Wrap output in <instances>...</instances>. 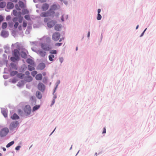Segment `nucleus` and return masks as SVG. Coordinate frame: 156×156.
<instances>
[{"label": "nucleus", "mask_w": 156, "mask_h": 156, "mask_svg": "<svg viewBox=\"0 0 156 156\" xmlns=\"http://www.w3.org/2000/svg\"><path fill=\"white\" fill-rule=\"evenodd\" d=\"M55 15V12L51 11L49 9L47 12H41L40 16L41 17L51 16L53 17Z\"/></svg>", "instance_id": "nucleus-1"}, {"label": "nucleus", "mask_w": 156, "mask_h": 156, "mask_svg": "<svg viewBox=\"0 0 156 156\" xmlns=\"http://www.w3.org/2000/svg\"><path fill=\"white\" fill-rule=\"evenodd\" d=\"M41 48L44 51H49L51 49L50 45L45 43H41L40 44Z\"/></svg>", "instance_id": "nucleus-2"}, {"label": "nucleus", "mask_w": 156, "mask_h": 156, "mask_svg": "<svg viewBox=\"0 0 156 156\" xmlns=\"http://www.w3.org/2000/svg\"><path fill=\"white\" fill-rule=\"evenodd\" d=\"M23 110L25 115H30L31 112V108L30 105H26L24 107Z\"/></svg>", "instance_id": "nucleus-3"}, {"label": "nucleus", "mask_w": 156, "mask_h": 156, "mask_svg": "<svg viewBox=\"0 0 156 156\" xmlns=\"http://www.w3.org/2000/svg\"><path fill=\"white\" fill-rule=\"evenodd\" d=\"M9 132V129L7 128H4L1 131L0 135L1 137L5 136Z\"/></svg>", "instance_id": "nucleus-4"}, {"label": "nucleus", "mask_w": 156, "mask_h": 156, "mask_svg": "<svg viewBox=\"0 0 156 156\" xmlns=\"http://www.w3.org/2000/svg\"><path fill=\"white\" fill-rule=\"evenodd\" d=\"M60 37V34L59 33L55 32L53 34L52 39L55 41H58Z\"/></svg>", "instance_id": "nucleus-5"}, {"label": "nucleus", "mask_w": 156, "mask_h": 156, "mask_svg": "<svg viewBox=\"0 0 156 156\" xmlns=\"http://www.w3.org/2000/svg\"><path fill=\"white\" fill-rule=\"evenodd\" d=\"M18 124L17 121H15L12 122L9 126V129L10 130H13L14 128L16 127Z\"/></svg>", "instance_id": "nucleus-6"}, {"label": "nucleus", "mask_w": 156, "mask_h": 156, "mask_svg": "<svg viewBox=\"0 0 156 156\" xmlns=\"http://www.w3.org/2000/svg\"><path fill=\"white\" fill-rule=\"evenodd\" d=\"M37 87L38 90L43 92L44 91L45 86L43 83H40L38 85Z\"/></svg>", "instance_id": "nucleus-7"}, {"label": "nucleus", "mask_w": 156, "mask_h": 156, "mask_svg": "<svg viewBox=\"0 0 156 156\" xmlns=\"http://www.w3.org/2000/svg\"><path fill=\"white\" fill-rule=\"evenodd\" d=\"M59 7L60 6L59 5H57L55 4H53L51 6L49 10L51 12H54V10L59 9Z\"/></svg>", "instance_id": "nucleus-8"}, {"label": "nucleus", "mask_w": 156, "mask_h": 156, "mask_svg": "<svg viewBox=\"0 0 156 156\" xmlns=\"http://www.w3.org/2000/svg\"><path fill=\"white\" fill-rule=\"evenodd\" d=\"M37 53L42 57H44L46 54V52L41 50H38Z\"/></svg>", "instance_id": "nucleus-9"}, {"label": "nucleus", "mask_w": 156, "mask_h": 156, "mask_svg": "<svg viewBox=\"0 0 156 156\" xmlns=\"http://www.w3.org/2000/svg\"><path fill=\"white\" fill-rule=\"evenodd\" d=\"M27 62L30 64V65L33 66H35V64L34 61L32 59L30 58H28L26 60Z\"/></svg>", "instance_id": "nucleus-10"}, {"label": "nucleus", "mask_w": 156, "mask_h": 156, "mask_svg": "<svg viewBox=\"0 0 156 156\" xmlns=\"http://www.w3.org/2000/svg\"><path fill=\"white\" fill-rule=\"evenodd\" d=\"M55 21L52 20L49 22H48L47 24L48 27L49 28H51L53 27L55 24Z\"/></svg>", "instance_id": "nucleus-11"}, {"label": "nucleus", "mask_w": 156, "mask_h": 156, "mask_svg": "<svg viewBox=\"0 0 156 156\" xmlns=\"http://www.w3.org/2000/svg\"><path fill=\"white\" fill-rule=\"evenodd\" d=\"M24 80L26 81L30 82L33 79L30 76L27 75L25 77Z\"/></svg>", "instance_id": "nucleus-12"}, {"label": "nucleus", "mask_w": 156, "mask_h": 156, "mask_svg": "<svg viewBox=\"0 0 156 156\" xmlns=\"http://www.w3.org/2000/svg\"><path fill=\"white\" fill-rule=\"evenodd\" d=\"M45 67V64L43 63H40L38 66V69L42 70Z\"/></svg>", "instance_id": "nucleus-13"}, {"label": "nucleus", "mask_w": 156, "mask_h": 156, "mask_svg": "<svg viewBox=\"0 0 156 156\" xmlns=\"http://www.w3.org/2000/svg\"><path fill=\"white\" fill-rule=\"evenodd\" d=\"M1 35L3 37H6L8 36L9 34L8 32L5 30H2L1 33Z\"/></svg>", "instance_id": "nucleus-14"}, {"label": "nucleus", "mask_w": 156, "mask_h": 156, "mask_svg": "<svg viewBox=\"0 0 156 156\" xmlns=\"http://www.w3.org/2000/svg\"><path fill=\"white\" fill-rule=\"evenodd\" d=\"M20 54V52L17 49H15L13 51V55L16 58H19V55Z\"/></svg>", "instance_id": "nucleus-15"}, {"label": "nucleus", "mask_w": 156, "mask_h": 156, "mask_svg": "<svg viewBox=\"0 0 156 156\" xmlns=\"http://www.w3.org/2000/svg\"><path fill=\"white\" fill-rule=\"evenodd\" d=\"M30 100L31 101V105H33V103L34 105L36 104V100L35 97L34 96H31L30 98Z\"/></svg>", "instance_id": "nucleus-16"}, {"label": "nucleus", "mask_w": 156, "mask_h": 156, "mask_svg": "<svg viewBox=\"0 0 156 156\" xmlns=\"http://www.w3.org/2000/svg\"><path fill=\"white\" fill-rule=\"evenodd\" d=\"M49 6V5L48 4H44L42 6V8L43 11H46L48 9Z\"/></svg>", "instance_id": "nucleus-17"}, {"label": "nucleus", "mask_w": 156, "mask_h": 156, "mask_svg": "<svg viewBox=\"0 0 156 156\" xmlns=\"http://www.w3.org/2000/svg\"><path fill=\"white\" fill-rule=\"evenodd\" d=\"M42 76L41 74L39 73L37 74L35 77V78L37 80H41L42 79Z\"/></svg>", "instance_id": "nucleus-18"}, {"label": "nucleus", "mask_w": 156, "mask_h": 156, "mask_svg": "<svg viewBox=\"0 0 156 156\" xmlns=\"http://www.w3.org/2000/svg\"><path fill=\"white\" fill-rule=\"evenodd\" d=\"M36 96L37 98L41 99L42 98V94L39 91H37L36 92Z\"/></svg>", "instance_id": "nucleus-19"}, {"label": "nucleus", "mask_w": 156, "mask_h": 156, "mask_svg": "<svg viewBox=\"0 0 156 156\" xmlns=\"http://www.w3.org/2000/svg\"><path fill=\"white\" fill-rule=\"evenodd\" d=\"M11 118L12 119H19V117L16 114L14 113L11 117Z\"/></svg>", "instance_id": "nucleus-20"}, {"label": "nucleus", "mask_w": 156, "mask_h": 156, "mask_svg": "<svg viewBox=\"0 0 156 156\" xmlns=\"http://www.w3.org/2000/svg\"><path fill=\"white\" fill-rule=\"evenodd\" d=\"M14 7L13 4L11 2H9L7 5V7L9 9H12Z\"/></svg>", "instance_id": "nucleus-21"}, {"label": "nucleus", "mask_w": 156, "mask_h": 156, "mask_svg": "<svg viewBox=\"0 0 156 156\" xmlns=\"http://www.w3.org/2000/svg\"><path fill=\"white\" fill-rule=\"evenodd\" d=\"M20 55L23 58H26L27 57V55L26 52L24 51L21 52Z\"/></svg>", "instance_id": "nucleus-22"}, {"label": "nucleus", "mask_w": 156, "mask_h": 156, "mask_svg": "<svg viewBox=\"0 0 156 156\" xmlns=\"http://www.w3.org/2000/svg\"><path fill=\"white\" fill-rule=\"evenodd\" d=\"M40 106L39 105H36L32 109V111L34 112L37 109H38L40 108Z\"/></svg>", "instance_id": "nucleus-23"}, {"label": "nucleus", "mask_w": 156, "mask_h": 156, "mask_svg": "<svg viewBox=\"0 0 156 156\" xmlns=\"http://www.w3.org/2000/svg\"><path fill=\"white\" fill-rule=\"evenodd\" d=\"M61 28V26L58 24H57L55 27V29L57 31H59Z\"/></svg>", "instance_id": "nucleus-24"}, {"label": "nucleus", "mask_w": 156, "mask_h": 156, "mask_svg": "<svg viewBox=\"0 0 156 156\" xmlns=\"http://www.w3.org/2000/svg\"><path fill=\"white\" fill-rule=\"evenodd\" d=\"M19 4L20 7L22 8L24 7V4L21 1H20L19 2Z\"/></svg>", "instance_id": "nucleus-25"}, {"label": "nucleus", "mask_w": 156, "mask_h": 156, "mask_svg": "<svg viewBox=\"0 0 156 156\" xmlns=\"http://www.w3.org/2000/svg\"><path fill=\"white\" fill-rule=\"evenodd\" d=\"M34 66H32L28 65V69L30 71H32L35 69V68L34 67Z\"/></svg>", "instance_id": "nucleus-26"}, {"label": "nucleus", "mask_w": 156, "mask_h": 156, "mask_svg": "<svg viewBox=\"0 0 156 156\" xmlns=\"http://www.w3.org/2000/svg\"><path fill=\"white\" fill-rule=\"evenodd\" d=\"M19 58H16V57H11L10 59L12 61L14 62L16 60H19Z\"/></svg>", "instance_id": "nucleus-27"}, {"label": "nucleus", "mask_w": 156, "mask_h": 156, "mask_svg": "<svg viewBox=\"0 0 156 156\" xmlns=\"http://www.w3.org/2000/svg\"><path fill=\"white\" fill-rule=\"evenodd\" d=\"M6 5V3L5 2H1L0 3V7L2 8H4Z\"/></svg>", "instance_id": "nucleus-28"}, {"label": "nucleus", "mask_w": 156, "mask_h": 156, "mask_svg": "<svg viewBox=\"0 0 156 156\" xmlns=\"http://www.w3.org/2000/svg\"><path fill=\"white\" fill-rule=\"evenodd\" d=\"M14 143V141H12L11 142L9 143L6 146V147L7 148H8L10 147Z\"/></svg>", "instance_id": "nucleus-29"}, {"label": "nucleus", "mask_w": 156, "mask_h": 156, "mask_svg": "<svg viewBox=\"0 0 156 156\" xmlns=\"http://www.w3.org/2000/svg\"><path fill=\"white\" fill-rule=\"evenodd\" d=\"M29 12V11L27 9H23L22 10V14L23 15L28 14Z\"/></svg>", "instance_id": "nucleus-30"}, {"label": "nucleus", "mask_w": 156, "mask_h": 156, "mask_svg": "<svg viewBox=\"0 0 156 156\" xmlns=\"http://www.w3.org/2000/svg\"><path fill=\"white\" fill-rule=\"evenodd\" d=\"M55 57L54 55H50L49 56V59L50 61H53V58H54Z\"/></svg>", "instance_id": "nucleus-31"}, {"label": "nucleus", "mask_w": 156, "mask_h": 156, "mask_svg": "<svg viewBox=\"0 0 156 156\" xmlns=\"http://www.w3.org/2000/svg\"><path fill=\"white\" fill-rule=\"evenodd\" d=\"M24 74L22 73H18L17 74L16 76L17 77L22 79L24 76Z\"/></svg>", "instance_id": "nucleus-32"}, {"label": "nucleus", "mask_w": 156, "mask_h": 156, "mask_svg": "<svg viewBox=\"0 0 156 156\" xmlns=\"http://www.w3.org/2000/svg\"><path fill=\"white\" fill-rule=\"evenodd\" d=\"M7 23L6 22H4L2 23V28L3 29H5L7 27Z\"/></svg>", "instance_id": "nucleus-33"}, {"label": "nucleus", "mask_w": 156, "mask_h": 156, "mask_svg": "<svg viewBox=\"0 0 156 156\" xmlns=\"http://www.w3.org/2000/svg\"><path fill=\"white\" fill-rule=\"evenodd\" d=\"M2 113L5 117H6L7 116V112L5 110H2Z\"/></svg>", "instance_id": "nucleus-34"}, {"label": "nucleus", "mask_w": 156, "mask_h": 156, "mask_svg": "<svg viewBox=\"0 0 156 156\" xmlns=\"http://www.w3.org/2000/svg\"><path fill=\"white\" fill-rule=\"evenodd\" d=\"M24 17H25V19L27 20H30V17L29 15H26Z\"/></svg>", "instance_id": "nucleus-35"}, {"label": "nucleus", "mask_w": 156, "mask_h": 156, "mask_svg": "<svg viewBox=\"0 0 156 156\" xmlns=\"http://www.w3.org/2000/svg\"><path fill=\"white\" fill-rule=\"evenodd\" d=\"M17 73V72L16 71H13L11 72L10 75L11 76H14L16 75Z\"/></svg>", "instance_id": "nucleus-36"}, {"label": "nucleus", "mask_w": 156, "mask_h": 156, "mask_svg": "<svg viewBox=\"0 0 156 156\" xmlns=\"http://www.w3.org/2000/svg\"><path fill=\"white\" fill-rule=\"evenodd\" d=\"M37 71H33L31 73V75L33 76V77H34L35 76V75H36L37 74Z\"/></svg>", "instance_id": "nucleus-37"}, {"label": "nucleus", "mask_w": 156, "mask_h": 156, "mask_svg": "<svg viewBox=\"0 0 156 156\" xmlns=\"http://www.w3.org/2000/svg\"><path fill=\"white\" fill-rule=\"evenodd\" d=\"M46 41L48 43H50L51 41L50 38L49 37H47L46 38Z\"/></svg>", "instance_id": "nucleus-38"}, {"label": "nucleus", "mask_w": 156, "mask_h": 156, "mask_svg": "<svg viewBox=\"0 0 156 156\" xmlns=\"http://www.w3.org/2000/svg\"><path fill=\"white\" fill-rule=\"evenodd\" d=\"M50 53L51 54H56L57 53V51L56 50H53L51 51Z\"/></svg>", "instance_id": "nucleus-39"}, {"label": "nucleus", "mask_w": 156, "mask_h": 156, "mask_svg": "<svg viewBox=\"0 0 156 156\" xmlns=\"http://www.w3.org/2000/svg\"><path fill=\"white\" fill-rule=\"evenodd\" d=\"M101 18V16L100 14H98V16L97 17V20H100Z\"/></svg>", "instance_id": "nucleus-40"}, {"label": "nucleus", "mask_w": 156, "mask_h": 156, "mask_svg": "<svg viewBox=\"0 0 156 156\" xmlns=\"http://www.w3.org/2000/svg\"><path fill=\"white\" fill-rule=\"evenodd\" d=\"M19 25V23L18 22H15V24L14 25V27L15 28H17Z\"/></svg>", "instance_id": "nucleus-41"}, {"label": "nucleus", "mask_w": 156, "mask_h": 156, "mask_svg": "<svg viewBox=\"0 0 156 156\" xmlns=\"http://www.w3.org/2000/svg\"><path fill=\"white\" fill-rule=\"evenodd\" d=\"M27 26V23L25 21H23V26L25 28Z\"/></svg>", "instance_id": "nucleus-42"}, {"label": "nucleus", "mask_w": 156, "mask_h": 156, "mask_svg": "<svg viewBox=\"0 0 156 156\" xmlns=\"http://www.w3.org/2000/svg\"><path fill=\"white\" fill-rule=\"evenodd\" d=\"M17 20L18 19L16 17L13 18L12 19V21L14 22L15 23L16 22H17Z\"/></svg>", "instance_id": "nucleus-43"}, {"label": "nucleus", "mask_w": 156, "mask_h": 156, "mask_svg": "<svg viewBox=\"0 0 156 156\" xmlns=\"http://www.w3.org/2000/svg\"><path fill=\"white\" fill-rule=\"evenodd\" d=\"M18 113L19 115H22V114L23 112L21 110L19 109L18 110Z\"/></svg>", "instance_id": "nucleus-44"}, {"label": "nucleus", "mask_w": 156, "mask_h": 156, "mask_svg": "<svg viewBox=\"0 0 156 156\" xmlns=\"http://www.w3.org/2000/svg\"><path fill=\"white\" fill-rule=\"evenodd\" d=\"M17 12L16 10H13V14L14 16H16L17 15Z\"/></svg>", "instance_id": "nucleus-45"}, {"label": "nucleus", "mask_w": 156, "mask_h": 156, "mask_svg": "<svg viewBox=\"0 0 156 156\" xmlns=\"http://www.w3.org/2000/svg\"><path fill=\"white\" fill-rule=\"evenodd\" d=\"M62 44V43H58L55 44V46H59Z\"/></svg>", "instance_id": "nucleus-46"}, {"label": "nucleus", "mask_w": 156, "mask_h": 156, "mask_svg": "<svg viewBox=\"0 0 156 156\" xmlns=\"http://www.w3.org/2000/svg\"><path fill=\"white\" fill-rule=\"evenodd\" d=\"M3 20V18L2 16L0 15V23H1Z\"/></svg>", "instance_id": "nucleus-47"}, {"label": "nucleus", "mask_w": 156, "mask_h": 156, "mask_svg": "<svg viewBox=\"0 0 156 156\" xmlns=\"http://www.w3.org/2000/svg\"><path fill=\"white\" fill-rule=\"evenodd\" d=\"M9 25L10 27H12L13 26V24L12 22L9 23Z\"/></svg>", "instance_id": "nucleus-48"}, {"label": "nucleus", "mask_w": 156, "mask_h": 156, "mask_svg": "<svg viewBox=\"0 0 156 156\" xmlns=\"http://www.w3.org/2000/svg\"><path fill=\"white\" fill-rule=\"evenodd\" d=\"M23 17H22L19 20V22L20 23H21L23 21Z\"/></svg>", "instance_id": "nucleus-49"}, {"label": "nucleus", "mask_w": 156, "mask_h": 156, "mask_svg": "<svg viewBox=\"0 0 156 156\" xmlns=\"http://www.w3.org/2000/svg\"><path fill=\"white\" fill-rule=\"evenodd\" d=\"M59 61H60V62L61 63H62L63 62V58L61 57V58H59Z\"/></svg>", "instance_id": "nucleus-50"}, {"label": "nucleus", "mask_w": 156, "mask_h": 156, "mask_svg": "<svg viewBox=\"0 0 156 156\" xmlns=\"http://www.w3.org/2000/svg\"><path fill=\"white\" fill-rule=\"evenodd\" d=\"M15 7L18 10H20V8L18 7L17 5H15Z\"/></svg>", "instance_id": "nucleus-51"}, {"label": "nucleus", "mask_w": 156, "mask_h": 156, "mask_svg": "<svg viewBox=\"0 0 156 156\" xmlns=\"http://www.w3.org/2000/svg\"><path fill=\"white\" fill-rule=\"evenodd\" d=\"M49 20V19L48 18H45L44 19V21L45 22H47Z\"/></svg>", "instance_id": "nucleus-52"}, {"label": "nucleus", "mask_w": 156, "mask_h": 156, "mask_svg": "<svg viewBox=\"0 0 156 156\" xmlns=\"http://www.w3.org/2000/svg\"><path fill=\"white\" fill-rule=\"evenodd\" d=\"M106 132V130L105 127L104 128L102 133H105Z\"/></svg>", "instance_id": "nucleus-53"}, {"label": "nucleus", "mask_w": 156, "mask_h": 156, "mask_svg": "<svg viewBox=\"0 0 156 156\" xmlns=\"http://www.w3.org/2000/svg\"><path fill=\"white\" fill-rule=\"evenodd\" d=\"M20 147V146H17L16 147L15 149L16 150H19Z\"/></svg>", "instance_id": "nucleus-54"}, {"label": "nucleus", "mask_w": 156, "mask_h": 156, "mask_svg": "<svg viewBox=\"0 0 156 156\" xmlns=\"http://www.w3.org/2000/svg\"><path fill=\"white\" fill-rule=\"evenodd\" d=\"M18 29L20 30H22V27L21 25H20L18 27Z\"/></svg>", "instance_id": "nucleus-55"}, {"label": "nucleus", "mask_w": 156, "mask_h": 156, "mask_svg": "<svg viewBox=\"0 0 156 156\" xmlns=\"http://www.w3.org/2000/svg\"><path fill=\"white\" fill-rule=\"evenodd\" d=\"M55 102V99H53L52 101L51 104V106L54 104Z\"/></svg>", "instance_id": "nucleus-56"}, {"label": "nucleus", "mask_w": 156, "mask_h": 156, "mask_svg": "<svg viewBox=\"0 0 156 156\" xmlns=\"http://www.w3.org/2000/svg\"><path fill=\"white\" fill-rule=\"evenodd\" d=\"M146 28L144 30V31H143V32L142 33V34H141V35H140V37H142L143 35H144V34L145 32V30H146Z\"/></svg>", "instance_id": "nucleus-57"}, {"label": "nucleus", "mask_w": 156, "mask_h": 156, "mask_svg": "<svg viewBox=\"0 0 156 156\" xmlns=\"http://www.w3.org/2000/svg\"><path fill=\"white\" fill-rule=\"evenodd\" d=\"M101 11V10L100 9H98V14H100V12Z\"/></svg>", "instance_id": "nucleus-58"}, {"label": "nucleus", "mask_w": 156, "mask_h": 156, "mask_svg": "<svg viewBox=\"0 0 156 156\" xmlns=\"http://www.w3.org/2000/svg\"><path fill=\"white\" fill-rule=\"evenodd\" d=\"M25 73H26V75H29V74H30V73L29 72V71H26V72H25Z\"/></svg>", "instance_id": "nucleus-59"}, {"label": "nucleus", "mask_w": 156, "mask_h": 156, "mask_svg": "<svg viewBox=\"0 0 156 156\" xmlns=\"http://www.w3.org/2000/svg\"><path fill=\"white\" fill-rule=\"evenodd\" d=\"M10 16H8L7 17H6V20H8L10 19Z\"/></svg>", "instance_id": "nucleus-60"}, {"label": "nucleus", "mask_w": 156, "mask_h": 156, "mask_svg": "<svg viewBox=\"0 0 156 156\" xmlns=\"http://www.w3.org/2000/svg\"><path fill=\"white\" fill-rule=\"evenodd\" d=\"M10 65L12 67L14 66V64L13 63H11Z\"/></svg>", "instance_id": "nucleus-61"}, {"label": "nucleus", "mask_w": 156, "mask_h": 156, "mask_svg": "<svg viewBox=\"0 0 156 156\" xmlns=\"http://www.w3.org/2000/svg\"><path fill=\"white\" fill-rule=\"evenodd\" d=\"M61 20L62 21H64V19L63 18V16H62Z\"/></svg>", "instance_id": "nucleus-62"}, {"label": "nucleus", "mask_w": 156, "mask_h": 156, "mask_svg": "<svg viewBox=\"0 0 156 156\" xmlns=\"http://www.w3.org/2000/svg\"><path fill=\"white\" fill-rule=\"evenodd\" d=\"M90 35V32L89 31L88 32V35H87L88 37H89Z\"/></svg>", "instance_id": "nucleus-63"}, {"label": "nucleus", "mask_w": 156, "mask_h": 156, "mask_svg": "<svg viewBox=\"0 0 156 156\" xmlns=\"http://www.w3.org/2000/svg\"><path fill=\"white\" fill-rule=\"evenodd\" d=\"M3 151H5L6 150L5 148V147H3Z\"/></svg>", "instance_id": "nucleus-64"}]
</instances>
